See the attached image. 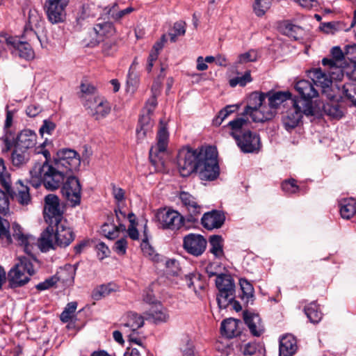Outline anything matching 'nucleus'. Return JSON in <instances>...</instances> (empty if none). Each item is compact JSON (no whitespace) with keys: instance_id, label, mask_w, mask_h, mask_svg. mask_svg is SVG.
Instances as JSON below:
<instances>
[{"instance_id":"f257e3e1","label":"nucleus","mask_w":356,"mask_h":356,"mask_svg":"<svg viewBox=\"0 0 356 356\" xmlns=\"http://www.w3.org/2000/svg\"><path fill=\"white\" fill-rule=\"evenodd\" d=\"M45 142L36 149L37 154H42L45 160L36 163L30 170L29 183L35 188L41 184L50 191L58 189L65 177L79 170L81 159L79 154L71 149H63L57 152L54 161L49 164L50 152L44 148Z\"/></svg>"},{"instance_id":"f03ea898","label":"nucleus","mask_w":356,"mask_h":356,"mask_svg":"<svg viewBox=\"0 0 356 356\" xmlns=\"http://www.w3.org/2000/svg\"><path fill=\"white\" fill-rule=\"evenodd\" d=\"M198 172L202 180L213 181L219 175V166L214 151H204L184 146L179 149V175L188 177Z\"/></svg>"},{"instance_id":"7ed1b4c3","label":"nucleus","mask_w":356,"mask_h":356,"mask_svg":"<svg viewBox=\"0 0 356 356\" xmlns=\"http://www.w3.org/2000/svg\"><path fill=\"white\" fill-rule=\"evenodd\" d=\"M74 238V233L68 226L67 220L63 219L59 222L49 225L46 228L40 238L39 246L41 250L44 252L54 248V244L60 247H67Z\"/></svg>"},{"instance_id":"20e7f679","label":"nucleus","mask_w":356,"mask_h":356,"mask_svg":"<svg viewBox=\"0 0 356 356\" xmlns=\"http://www.w3.org/2000/svg\"><path fill=\"white\" fill-rule=\"evenodd\" d=\"M250 121L244 117H238L230 121L227 126L230 127V135L234 138L237 145L244 153H253L259 151L261 147L259 135L246 130Z\"/></svg>"},{"instance_id":"39448f33","label":"nucleus","mask_w":356,"mask_h":356,"mask_svg":"<svg viewBox=\"0 0 356 356\" xmlns=\"http://www.w3.org/2000/svg\"><path fill=\"white\" fill-rule=\"evenodd\" d=\"M10 223L8 220L0 217V241L4 245H8L13 242L22 247L27 254H31L33 247L37 244V239L32 235L26 234L17 223H13L11 231L9 230Z\"/></svg>"},{"instance_id":"423d86ee","label":"nucleus","mask_w":356,"mask_h":356,"mask_svg":"<svg viewBox=\"0 0 356 356\" xmlns=\"http://www.w3.org/2000/svg\"><path fill=\"white\" fill-rule=\"evenodd\" d=\"M33 259L20 257L8 275L9 285L11 288L20 287L28 283L30 277L35 273Z\"/></svg>"},{"instance_id":"0eeeda50","label":"nucleus","mask_w":356,"mask_h":356,"mask_svg":"<svg viewBox=\"0 0 356 356\" xmlns=\"http://www.w3.org/2000/svg\"><path fill=\"white\" fill-rule=\"evenodd\" d=\"M215 283L218 290L216 298L218 305L220 309H225L235 298L234 280L229 274L219 273Z\"/></svg>"},{"instance_id":"6e6552de","label":"nucleus","mask_w":356,"mask_h":356,"mask_svg":"<svg viewBox=\"0 0 356 356\" xmlns=\"http://www.w3.org/2000/svg\"><path fill=\"white\" fill-rule=\"evenodd\" d=\"M179 200L182 208L188 213L185 215L179 213V229L184 227L186 230L197 220L196 218L200 213V207L191 194L180 190Z\"/></svg>"},{"instance_id":"1a4fd4ad","label":"nucleus","mask_w":356,"mask_h":356,"mask_svg":"<svg viewBox=\"0 0 356 356\" xmlns=\"http://www.w3.org/2000/svg\"><path fill=\"white\" fill-rule=\"evenodd\" d=\"M156 139V144L152 146L149 149V160L155 167V170H160L163 166V161L159 154L165 152L169 140V134L167 130L166 124L163 120H160Z\"/></svg>"},{"instance_id":"9d476101","label":"nucleus","mask_w":356,"mask_h":356,"mask_svg":"<svg viewBox=\"0 0 356 356\" xmlns=\"http://www.w3.org/2000/svg\"><path fill=\"white\" fill-rule=\"evenodd\" d=\"M302 114L305 115H313L314 110L312 104L307 102L305 106L300 104V102L293 101V106L282 116V124L287 131H291L299 124Z\"/></svg>"},{"instance_id":"9b49d317","label":"nucleus","mask_w":356,"mask_h":356,"mask_svg":"<svg viewBox=\"0 0 356 356\" xmlns=\"http://www.w3.org/2000/svg\"><path fill=\"white\" fill-rule=\"evenodd\" d=\"M62 184L61 193L71 206L79 205L81 198V186L79 180L75 176L69 174L65 177Z\"/></svg>"},{"instance_id":"f8f14e48","label":"nucleus","mask_w":356,"mask_h":356,"mask_svg":"<svg viewBox=\"0 0 356 356\" xmlns=\"http://www.w3.org/2000/svg\"><path fill=\"white\" fill-rule=\"evenodd\" d=\"M44 215L45 220L49 224V225H53L63 219L58 196L49 194L45 197Z\"/></svg>"},{"instance_id":"ddd939ff","label":"nucleus","mask_w":356,"mask_h":356,"mask_svg":"<svg viewBox=\"0 0 356 356\" xmlns=\"http://www.w3.org/2000/svg\"><path fill=\"white\" fill-rule=\"evenodd\" d=\"M332 58H324L322 60L323 67H327L333 70L331 73L336 75L335 78H342L343 60L346 58L345 52L343 53L339 47H334L331 49Z\"/></svg>"},{"instance_id":"4468645a","label":"nucleus","mask_w":356,"mask_h":356,"mask_svg":"<svg viewBox=\"0 0 356 356\" xmlns=\"http://www.w3.org/2000/svg\"><path fill=\"white\" fill-rule=\"evenodd\" d=\"M295 89L302 99L298 100L300 104L305 106L307 102L312 104L311 99L318 95V90L314 81L309 80H300L295 83Z\"/></svg>"},{"instance_id":"2eb2a0df","label":"nucleus","mask_w":356,"mask_h":356,"mask_svg":"<svg viewBox=\"0 0 356 356\" xmlns=\"http://www.w3.org/2000/svg\"><path fill=\"white\" fill-rule=\"evenodd\" d=\"M207 243L206 239L202 235L189 234L184 238L183 247L188 253L200 256L204 252Z\"/></svg>"},{"instance_id":"dca6fc26","label":"nucleus","mask_w":356,"mask_h":356,"mask_svg":"<svg viewBox=\"0 0 356 356\" xmlns=\"http://www.w3.org/2000/svg\"><path fill=\"white\" fill-rule=\"evenodd\" d=\"M84 106L97 120L104 118L111 112L110 104L104 99L90 97Z\"/></svg>"},{"instance_id":"f3484780","label":"nucleus","mask_w":356,"mask_h":356,"mask_svg":"<svg viewBox=\"0 0 356 356\" xmlns=\"http://www.w3.org/2000/svg\"><path fill=\"white\" fill-rule=\"evenodd\" d=\"M178 218V211L170 207H163L157 210L156 218L159 227L163 229L173 230L175 228V220Z\"/></svg>"},{"instance_id":"a211bd4d","label":"nucleus","mask_w":356,"mask_h":356,"mask_svg":"<svg viewBox=\"0 0 356 356\" xmlns=\"http://www.w3.org/2000/svg\"><path fill=\"white\" fill-rule=\"evenodd\" d=\"M332 72L333 70L329 69L327 67H324V71L321 68H317L311 72L312 81L316 86L321 87L323 92L332 85L333 80L341 79L334 77L336 75L332 74Z\"/></svg>"},{"instance_id":"6ab92c4d","label":"nucleus","mask_w":356,"mask_h":356,"mask_svg":"<svg viewBox=\"0 0 356 356\" xmlns=\"http://www.w3.org/2000/svg\"><path fill=\"white\" fill-rule=\"evenodd\" d=\"M9 42L10 50L13 56L26 60H30L34 57V52L29 43L22 42L16 37L10 38Z\"/></svg>"},{"instance_id":"aec40b11","label":"nucleus","mask_w":356,"mask_h":356,"mask_svg":"<svg viewBox=\"0 0 356 356\" xmlns=\"http://www.w3.org/2000/svg\"><path fill=\"white\" fill-rule=\"evenodd\" d=\"M275 115V111L267 105H264L257 108L250 110L248 113L243 112L239 117H244L249 120L250 116L254 122H263L272 119Z\"/></svg>"},{"instance_id":"412c9836","label":"nucleus","mask_w":356,"mask_h":356,"mask_svg":"<svg viewBox=\"0 0 356 356\" xmlns=\"http://www.w3.org/2000/svg\"><path fill=\"white\" fill-rule=\"evenodd\" d=\"M201 220L204 228L211 230L221 227L224 224L225 217L220 211L213 210L204 213Z\"/></svg>"},{"instance_id":"4be33fe9","label":"nucleus","mask_w":356,"mask_h":356,"mask_svg":"<svg viewBox=\"0 0 356 356\" xmlns=\"http://www.w3.org/2000/svg\"><path fill=\"white\" fill-rule=\"evenodd\" d=\"M243 319L253 336L259 337L262 334L264 328L259 314L249 311H244Z\"/></svg>"},{"instance_id":"5701e85b","label":"nucleus","mask_w":356,"mask_h":356,"mask_svg":"<svg viewBox=\"0 0 356 356\" xmlns=\"http://www.w3.org/2000/svg\"><path fill=\"white\" fill-rule=\"evenodd\" d=\"M144 325L143 316L134 312H129L126 317V321L120 325V329L124 334L136 332Z\"/></svg>"},{"instance_id":"b1692460","label":"nucleus","mask_w":356,"mask_h":356,"mask_svg":"<svg viewBox=\"0 0 356 356\" xmlns=\"http://www.w3.org/2000/svg\"><path fill=\"white\" fill-rule=\"evenodd\" d=\"M44 9L47 19L51 24L63 22L66 18V8L45 2Z\"/></svg>"},{"instance_id":"393cba45","label":"nucleus","mask_w":356,"mask_h":356,"mask_svg":"<svg viewBox=\"0 0 356 356\" xmlns=\"http://www.w3.org/2000/svg\"><path fill=\"white\" fill-rule=\"evenodd\" d=\"M36 138V134L33 131L24 129L17 135L15 145L29 151L35 145Z\"/></svg>"},{"instance_id":"a878e982","label":"nucleus","mask_w":356,"mask_h":356,"mask_svg":"<svg viewBox=\"0 0 356 356\" xmlns=\"http://www.w3.org/2000/svg\"><path fill=\"white\" fill-rule=\"evenodd\" d=\"M241 322L234 318H227L222 321L220 326L221 334L227 338H233L241 334L240 325Z\"/></svg>"},{"instance_id":"bb28decb","label":"nucleus","mask_w":356,"mask_h":356,"mask_svg":"<svg viewBox=\"0 0 356 356\" xmlns=\"http://www.w3.org/2000/svg\"><path fill=\"white\" fill-rule=\"evenodd\" d=\"M19 185L16 191L13 192L10 188L9 192H7L12 196V198L22 206H26L31 202V197L29 193V188L22 184L21 181L17 182Z\"/></svg>"},{"instance_id":"cd10ccee","label":"nucleus","mask_w":356,"mask_h":356,"mask_svg":"<svg viewBox=\"0 0 356 356\" xmlns=\"http://www.w3.org/2000/svg\"><path fill=\"white\" fill-rule=\"evenodd\" d=\"M177 35L178 29L176 28V24H175L173 29H172L168 33H164L160 40L154 43L149 54H154L156 56L159 57V53L163 48L165 43L168 41L175 42L177 41Z\"/></svg>"},{"instance_id":"c85d7f7f","label":"nucleus","mask_w":356,"mask_h":356,"mask_svg":"<svg viewBox=\"0 0 356 356\" xmlns=\"http://www.w3.org/2000/svg\"><path fill=\"white\" fill-rule=\"evenodd\" d=\"M297 350L296 340L291 334H287L280 339V356H292Z\"/></svg>"},{"instance_id":"c756f323","label":"nucleus","mask_w":356,"mask_h":356,"mask_svg":"<svg viewBox=\"0 0 356 356\" xmlns=\"http://www.w3.org/2000/svg\"><path fill=\"white\" fill-rule=\"evenodd\" d=\"M291 94L288 91L266 93V99L268 98L267 106L275 112L280 105L286 100L291 99Z\"/></svg>"},{"instance_id":"7c9ffc66","label":"nucleus","mask_w":356,"mask_h":356,"mask_svg":"<svg viewBox=\"0 0 356 356\" xmlns=\"http://www.w3.org/2000/svg\"><path fill=\"white\" fill-rule=\"evenodd\" d=\"M280 31L284 35L295 40L302 38L303 29L302 27L292 24L289 21H283L279 25Z\"/></svg>"},{"instance_id":"2f4dec72","label":"nucleus","mask_w":356,"mask_h":356,"mask_svg":"<svg viewBox=\"0 0 356 356\" xmlns=\"http://www.w3.org/2000/svg\"><path fill=\"white\" fill-rule=\"evenodd\" d=\"M147 222L144 225V238L141 243V249L145 257H148L149 259L154 262H159L160 261V255L156 253L154 249L150 245L148 242V236L147 234Z\"/></svg>"},{"instance_id":"473e14b6","label":"nucleus","mask_w":356,"mask_h":356,"mask_svg":"<svg viewBox=\"0 0 356 356\" xmlns=\"http://www.w3.org/2000/svg\"><path fill=\"white\" fill-rule=\"evenodd\" d=\"M30 155L29 151L22 149V148L14 145L13 150L11 154V161L15 166H22L27 163L29 160Z\"/></svg>"},{"instance_id":"72a5a7b5","label":"nucleus","mask_w":356,"mask_h":356,"mask_svg":"<svg viewBox=\"0 0 356 356\" xmlns=\"http://www.w3.org/2000/svg\"><path fill=\"white\" fill-rule=\"evenodd\" d=\"M266 104V94L259 92H254L250 94L248 99V104L243 112L248 113L250 110L257 108Z\"/></svg>"},{"instance_id":"f704fd0d","label":"nucleus","mask_w":356,"mask_h":356,"mask_svg":"<svg viewBox=\"0 0 356 356\" xmlns=\"http://www.w3.org/2000/svg\"><path fill=\"white\" fill-rule=\"evenodd\" d=\"M356 213V202L354 199H345L340 203V213L343 218L350 219Z\"/></svg>"},{"instance_id":"c9c22d12","label":"nucleus","mask_w":356,"mask_h":356,"mask_svg":"<svg viewBox=\"0 0 356 356\" xmlns=\"http://www.w3.org/2000/svg\"><path fill=\"white\" fill-rule=\"evenodd\" d=\"M153 126L149 113L143 115L139 120V125L136 129L137 137L138 139L144 138L147 132L150 131Z\"/></svg>"},{"instance_id":"e433bc0d","label":"nucleus","mask_w":356,"mask_h":356,"mask_svg":"<svg viewBox=\"0 0 356 356\" xmlns=\"http://www.w3.org/2000/svg\"><path fill=\"white\" fill-rule=\"evenodd\" d=\"M239 284L242 291L241 298L247 304L253 303L254 298V288L252 285L245 279H240Z\"/></svg>"},{"instance_id":"4c0bfd02","label":"nucleus","mask_w":356,"mask_h":356,"mask_svg":"<svg viewBox=\"0 0 356 356\" xmlns=\"http://www.w3.org/2000/svg\"><path fill=\"white\" fill-rule=\"evenodd\" d=\"M304 311L311 323H317L322 318L323 314L316 302H312L305 306Z\"/></svg>"},{"instance_id":"58836bf2","label":"nucleus","mask_w":356,"mask_h":356,"mask_svg":"<svg viewBox=\"0 0 356 356\" xmlns=\"http://www.w3.org/2000/svg\"><path fill=\"white\" fill-rule=\"evenodd\" d=\"M76 270V265H65L64 268H61L60 270L58 273V277L56 278L58 280H60L63 282L65 283H72L74 282Z\"/></svg>"},{"instance_id":"ea45409f","label":"nucleus","mask_w":356,"mask_h":356,"mask_svg":"<svg viewBox=\"0 0 356 356\" xmlns=\"http://www.w3.org/2000/svg\"><path fill=\"white\" fill-rule=\"evenodd\" d=\"M209 251L217 258L223 257L222 238L219 235H213L209 238Z\"/></svg>"},{"instance_id":"a19ab883","label":"nucleus","mask_w":356,"mask_h":356,"mask_svg":"<svg viewBox=\"0 0 356 356\" xmlns=\"http://www.w3.org/2000/svg\"><path fill=\"white\" fill-rule=\"evenodd\" d=\"M343 97L356 106V82L349 81L343 84L341 88Z\"/></svg>"},{"instance_id":"79ce46f5","label":"nucleus","mask_w":356,"mask_h":356,"mask_svg":"<svg viewBox=\"0 0 356 356\" xmlns=\"http://www.w3.org/2000/svg\"><path fill=\"white\" fill-rule=\"evenodd\" d=\"M0 184L7 192H9L11 186V177L2 158H0Z\"/></svg>"},{"instance_id":"37998d69","label":"nucleus","mask_w":356,"mask_h":356,"mask_svg":"<svg viewBox=\"0 0 356 356\" xmlns=\"http://www.w3.org/2000/svg\"><path fill=\"white\" fill-rule=\"evenodd\" d=\"M94 31L99 36H108L115 32V29L111 23L104 22L97 24L94 26Z\"/></svg>"},{"instance_id":"c03bdc74","label":"nucleus","mask_w":356,"mask_h":356,"mask_svg":"<svg viewBox=\"0 0 356 356\" xmlns=\"http://www.w3.org/2000/svg\"><path fill=\"white\" fill-rule=\"evenodd\" d=\"M272 0H255L253 4V10L258 17L263 16L270 8Z\"/></svg>"},{"instance_id":"a18cd8bd","label":"nucleus","mask_w":356,"mask_h":356,"mask_svg":"<svg viewBox=\"0 0 356 356\" xmlns=\"http://www.w3.org/2000/svg\"><path fill=\"white\" fill-rule=\"evenodd\" d=\"M112 291L113 289L111 288V284H102L94 289L92 292V298L95 300H99L108 296Z\"/></svg>"},{"instance_id":"49530a36","label":"nucleus","mask_w":356,"mask_h":356,"mask_svg":"<svg viewBox=\"0 0 356 356\" xmlns=\"http://www.w3.org/2000/svg\"><path fill=\"white\" fill-rule=\"evenodd\" d=\"M252 79L251 76L250 71L248 70L243 76L231 79L229 81V84L232 88L236 87L237 85L243 87L246 86L247 83L252 82Z\"/></svg>"},{"instance_id":"de8ad7c7","label":"nucleus","mask_w":356,"mask_h":356,"mask_svg":"<svg viewBox=\"0 0 356 356\" xmlns=\"http://www.w3.org/2000/svg\"><path fill=\"white\" fill-rule=\"evenodd\" d=\"M263 350V347L256 343H248L241 348L243 354L248 356L261 355Z\"/></svg>"},{"instance_id":"09e8293b","label":"nucleus","mask_w":356,"mask_h":356,"mask_svg":"<svg viewBox=\"0 0 356 356\" xmlns=\"http://www.w3.org/2000/svg\"><path fill=\"white\" fill-rule=\"evenodd\" d=\"M42 17L35 9H30L28 16V24L26 26V29H30L33 30V28L40 25Z\"/></svg>"},{"instance_id":"8fccbe9b","label":"nucleus","mask_w":356,"mask_h":356,"mask_svg":"<svg viewBox=\"0 0 356 356\" xmlns=\"http://www.w3.org/2000/svg\"><path fill=\"white\" fill-rule=\"evenodd\" d=\"M325 113L333 118H341L343 112L338 104H326L323 106Z\"/></svg>"},{"instance_id":"3c124183","label":"nucleus","mask_w":356,"mask_h":356,"mask_svg":"<svg viewBox=\"0 0 356 356\" xmlns=\"http://www.w3.org/2000/svg\"><path fill=\"white\" fill-rule=\"evenodd\" d=\"M146 315L147 316L146 319H150L156 323L164 322L168 318V315L165 311L159 308L155 310H151L150 312L147 313Z\"/></svg>"},{"instance_id":"603ef678","label":"nucleus","mask_w":356,"mask_h":356,"mask_svg":"<svg viewBox=\"0 0 356 356\" xmlns=\"http://www.w3.org/2000/svg\"><path fill=\"white\" fill-rule=\"evenodd\" d=\"M257 52L255 50L250 49L247 52L238 55L235 65L236 66L238 64H244L249 62H254L257 60Z\"/></svg>"},{"instance_id":"864d4df0","label":"nucleus","mask_w":356,"mask_h":356,"mask_svg":"<svg viewBox=\"0 0 356 356\" xmlns=\"http://www.w3.org/2000/svg\"><path fill=\"white\" fill-rule=\"evenodd\" d=\"M76 307V302H69L60 314V321L63 323H67L71 319L72 314L75 312Z\"/></svg>"},{"instance_id":"5fc2aeb1","label":"nucleus","mask_w":356,"mask_h":356,"mask_svg":"<svg viewBox=\"0 0 356 356\" xmlns=\"http://www.w3.org/2000/svg\"><path fill=\"white\" fill-rule=\"evenodd\" d=\"M282 189L286 193L294 194L300 191V187L297 185L296 179H289L282 183Z\"/></svg>"},{"instance_id":"6e6d98bb","label":"nucleus","mask_w":356,"mask_h":356,"mask_svg":"<svg viewBox=\"0 0 356 356\" xmlns=\"http://www.w3.org/2000/svg\"><path fill=\"white\" fill-rule=\"evenodd\" d=\"M109 227L110 226L108 224H104L102 227V230L104 235L110 239L115 238L118 236L119 229L122 230L126 229L125 225L120 223H119V227L116 226H111V229H110Z\"/></svg>"},{"instance_id":"4d7b16f0","label":"nucleus","mask_w":356,"mask_h":356,"mask_svg":"<svg viewBox=\"0 0 356 356\" xmlns=\"http://www.w3.org/2000/svg\"><path fill=\"white\" fill-rule=\"evenodd\" d=\"M118 49V42L115 40L106 41L102 45V52L106 56H113Z\"/></svg>"},{"instance_id":"13d9d810","label":"nucleus","mask_w":356,"mask_h":356,"mask_svg":"<svg viewBox=\"0 0 356 356\" xmlns=\"http://www.w3.org/2000/svg\"><path fill=\"white\" fill-rule=\"evenodd\" d=\"M135 9L129 6L127 8L120 10H112L111 13H110V15L111 16L112 19H113L115 21H119L122 19L123 17H124L126 15L131 13L134 12Z\"/></svg>"},{"instance_id":"bf43d9fd","label":"nucleus","mask_w":356,"mask_h":356,"mask_svg":"<svg viewBox=\"0 0 356 356\" xmlns=\"http://www.w3.org/2000/svg\"><path fill=\"white\" fill-rule=\"evenodd\" d=\"M127 83L128 90L129 91L134 92L139 84L138 76L129 71Z\"/></svg>"},{"instance_id":"052dcab7","label":"nucleus","mask_w":356,"mask_h":356,"mask_svg":"<svg viewBox=\"0 0 356 356\" xmlns=\"http://www.w3.org/2000/svg\"><path fill=\"white\" fill-rule=\"evenodd\" d=\"M56 129V124L49 120H44L39 129L40 134L43 136L44 134L51 135Z\"/></svg>"},{"instance_id":"680f3d73","label":"nucleus","mask_w":356,"mask_h":356,"mask_svg":"<svg viewBox=\"0 0 356 356\" xmlns=\"http://www.w3.org/2000/svg\"><path fill=\"white\" fill-rule=\"evenodd\" d=\"M96 250L97 257L100 260H102L109 256L110 250L108 246L103 242H99L96 245Z\"/></svg>"},{"instance_id":"e2e57ef3","label":"nucleus","mask_w":356,"mask_h":356,"mask_svg":"<svg viewBox=\"0 0 356 356\" xmlns=\"http://www.w3.org/2000/svg\"><path fill=\"white\" fill-rule=\"evenodd\" d=\"M9 210V198L6 193L0 189V213L6 214Z\"/></svg>"},{"instance_id":"0e129e2a","label":"nucleus","mask_w":356,"mask_h":356,"mask_svg":"<svg viewBox=\"0 0 356 356\" xmlns=\"http://www.w3.org/2000/svg\"><path fill=\"white\" fill-rule=\"evenodd\" d=\"M127 248V241L125 238H120L118 240L114 245L113 250L119 255H124L126 254Z\"/></svg>"},{"instance_id":"69168bd1","label":"nucleus","mask_w":356,"mask_h":356,"mask_svg":"<svg viewBox=\"0 0 356 356\" xmlns=\"http://www.w3.org/2000/svg\"><path fill=\"white\" fill-rule=\"evenodd\" d=\"M320 28L326 33L334 34L339 30V24L334 22H330L322 24Z\"/></svg>"},{"instance_id":"338daca9","label":"nucleus","mask_w":356,"mask_h":356,"mask_svg":"<svg viewBox=\"0 0 356 356\" xmlns=\"http://www.w3.org/2000/svg\"><path fill=\"white\" fill-rule=\"evenodd\" d=\"M346 58L351 63H356V44H348L345 47Z\"/></svg>"},{"instance_id":"774afa93","label":"nucleus","mask_w":356,"mask_h":356,"mask_svg":"<svg viewBox=\"0 0 356 356\" xmlns=\"http://www.w3.org/2000/svg\"><path fill=\"white\" fill-rule=\"evenodd\" d=\"M124 356H147V352L144 346L128 348Z\"/></svg>"}]
</instances>
